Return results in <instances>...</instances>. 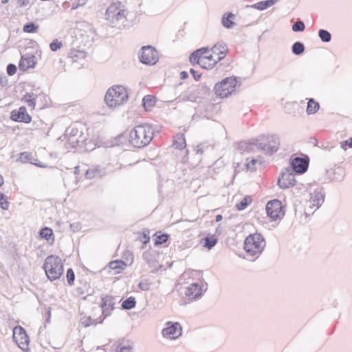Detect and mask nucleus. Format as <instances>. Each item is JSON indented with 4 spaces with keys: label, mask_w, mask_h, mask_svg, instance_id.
I'll list each match as a JSON object with an SVG mask.
<instances>
[{
    "label": "nucleus",
    "mask_w": 352,
    "mask_h": 352,
    "mask_svg": "<svg viewBox=\"0 0 352 352\" xmlns=\"http://www.w3.org/2000/svg\"><path fill=\"white\" fill-rule=\"evenodd\" d=\"M116 304V298L106 295L102 297L100 307L102 309V315L96 319H94L96 324H101L104 320L111 315Z\"/></svg>",
    "instance_id": "1a4fd4ad"
},
{
    "label": "nucleus",
    "mask_w": 352,
    "mask_h": 352,
    "mask_svg": "<svg viewBox=\"0 0 352 352\" xmlns=\"http://www.w3.org/2000/svg\"><path fill=\"white\" fill-rule=\"evenodd\" d=\"M67 143L71 146L72 148H76L80 146V144L84 143V140H79L77 136H69L66 139Z\"/></svg>",
    "instance_id": "ea45409f"
},
{
    "label": "nucleus",
    "mask_w": 352,
    "mask_h": 352,
    "mask_svg": "<svg viewBox=\"0 0 352 352\" xmlns=\"http://www.w3.org/2000/svg\"><path fill=\"white\" fill-rule=\"evenodd\" d=\"M154 130L151 124L144 123L135 126L129 135V142L135 148L147 146L153 139Z\"/></svg>",
    "instance_id": "f257e3e1"
},
{
    "label": "nucleus",
    "mask_w": 352,
    "mask_h": 352,
    "mask_svg": "<svg viewBox=\"0 0 352 352\" xmlns=\"http://www.w3.org/2000/svg\"><path fill=\"white\" fill-rule=\"evenodd\" d=\"M277 1L278 0L261 1L252 5H247L246 8H252L262 11L274 5Z\"/></svg>",
    "instance_id": "5701e85b"
},
{
    "label": "nucleus",
    "mask_w": 352,
    "mask_h": 352,
    "mask_svg": "<svg viewBox=\"0 0 352 352\" xmlns=\"http://www.w3.org/2000/svg\"><path fill=\"white\" fill-rule=\"evenodd\" d=\"M100 175V171L98 169H88L85 173V177L91 179Z\"/></svg>",
    "instance_id": "a18cd8bd"
},
{
    "label": "nucleus",
    "mask_w": 352,
    "mask_h": 352,
    "mask_svg": "<svg viewBox=\"0 0 352 352\" xmlns=\"http://www.w3.org/2000/svg\"><path fill=\"white\" fill-rule=\"evenodd\" d=\"M37 95L33 93H27L24 96V98L28 103L29 107L34 108L36 106V100L37 99Z\"/></svg>",
    "instance_id": "58836bf2"
},
{
    "label": "nucleus",
    "mask_w": 352,
    "mask_h": 352,
    "mask_svg": "<svg viewBox=\"0 0 352 352\" xmlns=\"http://www.w3.org/2000/svg\"><path fill=\"white\" fill-rule=\"evenodd\" d=\"M0 85L6 87L8 85V78L3 72H0Z\"/></svg>",
    "instance_id": "bf43d9fd"
},
{
    "label": "nucleus",
    "mask_w": 352,
    "mask_h": 352,
    "mask_svg": "<svg viewBox=\"0 0 352 352\" xmlns=\"http://www.w3.org/2000/svg\"><path fill=\"white\" fill-rule=\"evenodd\" d=\"M309 158L307 155L304 157H295L290 161L292 170L297 174L305 173L309 168Z\"/></svg>",
    "instance_id": "ddd939ff"
},
{
    "label": "nucleus",
    "mask_w": 352,
    "mask_h": 352,
    "mask_svg": "<svg viewBox=\"0 0 352 352\" xmlns=\"http://www.w3.org/2000/svg\"><path fill=\"white\" fill-rule=\"evenodd\" d=\"M309 204L316 207L315 210L318 209L324 201L325 192L323 187L316 188L313 192H311Z\"/></svg>",
    "instance_id": "2eb2a0df"
},
{
    "label": "nucleus",
    "mask_w": 352,
    "mask_h": 352,
    "mask_svg": "<svg viewBox=\"0 0 352 352\" xmlns=\"http://www.w3.org/2000/svg\"><path fill=\"white\" fill-rule=\"evenodd\" d=\"M43 269L50 280L58 279L64 271L61 258L56 255H50L45 259Z\"/></svg>",
    "instance_id": "423d86ee"
},
{
    "label": "nucleus",
    "mask_w": 352,
    "mask_h": 352,
    "mask_svg": "<svg viewBox=\"0 0 352 352\" xmlns=\"http://www.w3.org/2000/svg\"><path fill=\"white\" fill-rule=\"evenodd\" d=\"M63 47V43L58 39L53 40L50 44V48L52 52H56Z\"/></svg>",
    "instance_id": "c03bdc74"
},
{
    "label": "nucleus",
    "mask_w": 352,
    "mask_h": 352,
    "mask_svg": "<svg viewBox=\"0 0 352 352\" xmlns=\"http://www.w3.org/2000/svg\"><path fill=\"white\" fill-rule=\"evenodd\" d=\"M265 245L266 242L263 236L258 232L250 234L244 241V250L248 256L253 257L252 261L259 257Z\"/></svg>",
    "instance_id": "f03ea898"
},
{
    "label": "nucleus",
    "mask_w": 352,
    "mask_h": 352,
    "mask_svg": "<svg viewBox=\"0 0 352 352\" xmlns=\"http://www.w3.org/2000/svg\"><path fill=\"white\" fill-rule=\"evenodd\" d=\"M318 37L323 43H329L331 40V34L327 30L320 29L318 30Z\"/></svg>",
    "instance_id": "4c0bfd02"
},
{
    "label": "nucleus",
    "mask_w": 352,
    "mask_h": 352,
    "mask_svg": "<svg viewBox=\"0 0 352 352\" xmlns=\"http://www.w3.org/2000/svg\"><path fill=\"white\" fill-rule=\"evenodd\" d=\"M314 206H313L311 204L306 207L305 210V214L306 216H309L311 214H314V211H312V209Z\"/></svg>",
    "instance_id": "e2e57ef3"
},
{
    "label": "nucleus",
    "mask_w": 352,
    "mask_h": 352,
    "mask_svg": "<svg viewBox=\"0 0 352 352\" xmlns=\"http://www.w3.org/2000/svg\"><path fill=\"white\" fill-rule=\"evenodd\" d=\"M257 162V160L252 159L249 162L246 164V167L248 170L251 171H254L256 170L255 164Z\"/></svg>",
    "instance_id": "13d9d810"
},
{
    "label": "nucleus",
    "mask_w": 352,
    "mask_h": 352,
    "mask_svg": "<svg viewBox=\"0 0 352 352\" xmlns=\"http://www.w3.org/2000/svg\"><path fill=\"white\" fill-rule=\"evenodd\" d=\"M70 6L72 7V2L69 1L68 0H65L62 3V8L64 10L68 9Z\"/></svg>",
    "instance_id": "69168bd1"
},
{
    "label": "nucleus",
    "mask_w": 352,
    "mask_h": 352,
    "mask_svg": "<svg viewBox=\"0 0 352 352\" xmlns=\"http://www.w3.org/2000/svg\"><path fill=\"white\" fill-rule=\"evenodd\" d=\"M345 176V171L343 168L338 167L332 172V176L329 175L330 179L333 182H342Z\"/></svg>",
    "instance_id": "c756f323"
},
{
    "label": "nucleus",
    "mask_w": 352,
    "mask_h": 352,
    "mask_svg": "<svg viewBox=\"0 0 352 352\" xmlns=\"http://www.w3.org/2000/svg\"><path fill=\"white\" fill-rule=\"evenodd\" d=\"M132 350V346L131 345H122V344L119 342L118 344L116 346V352H131Z\"/></svg>",
    "instance_id": "49530a36"
},
{
    "label": "nucleus",
    "mask_w": 352,
    "mask_h": 352,
    "mask_svg": "<svg viewBox=\"0 0 352 352\" xmlns=\"http://www.w3.org/2000/svg\"><path fill=\"white\" fill-rule=\"evenodd\" d=\"M140 241L144 244H146L150 241V236L149 233H146L145 232H143L138 237Z\"/></svg>",
    "instance_id": "864d4df0"
},
{
    "label": "nucleus",
    "mask_w": 352,
    "mask_h": 352,
    "mask_svg": "<svg viewBox=\"0 0 352 352\" xmlns=\"http://www.w3.org/2000/svg\"><path fill=\"white\" fill-rule=\"evenodd\" d=\"M128 97V93L124 87L114 85L107 90L104 96V101L109 107L113 108L122 104L127 100Z\"/></svg>",
    "instance_id": "20e7f679"
},
{
    "label": "nucleus",
    "mask_w": 352,
    "mask_h": 352,
    "mask_svg": "<svg viewBox=\"0 0 352 352\" xmlns=\"http://www.w3.org/2000/svg\"><path fill=\"white\" fill-rule=\"evenodd\" d=\"M265 210L267 216L274 221L282 219L285 215L283 204L276 199L269 201Z\"/></svg>",
    "instance_id": "9d476101"
},
{
    "label": "nucleus",
    "mask_w": 352,
    "mask_h": 352,
    "mask_svg": "<svg viewBox=\"0 0 352 352\" xmlns=\"http://www.w3.org/2000/svg\"><path fill=\"white\" fill-rule=\"evenodd\" d=\"M87 0H70L72 2V10H76L78 7L86 4Z\"/></svg>",
    "instance_id": "8fccbe9b"
},
{
    "label": "nucleus",
    "mask_w": 352,
    "mask_h": 352,
    "mask_svg": "<svg viewBox=\"0 0 352 352\" xmlns=\"http://www.w3.org/2000/svg\"><path fill=\"white\" fill-rule=\"evenodd\" d=\"M129 12L120 1L112 3L105 12V19L111 26H116L120 21L126 18Z\"/></svg>",
    "instance_id": "0eeeda50"
},
{
    "label": "nucleus",
    "mask_w": 352,
    "mask_h": 352,
    "mask_svg": "<svg viewBox=\"0 0 352 352\" xmlns=\"http://www.w3.org/2000/svg\"><path fill=\"white\" fill-rule=\"evenodd\" d=\"M256 148L267 155H272L278 150L280 138L277 135H261L254 139Z\"/></svg>",
    "instance_id": "7ed1b4c3"
},
{
    "label": "nucleus",
    "mask_w": 352,
    "mask_h": 352,
    "mask_svg": "<svg viewBox=\"0 0 352 352\" xmlns=\"http://www.w3.org/2000/svg\"><path fill=\"white\" fill-rule=\"evenodd\" d=\"M136 305V300L135 297L130 296L127 298H126L122 302V308L124 310H130L133 308H134Z\"/></svg>",
    "instance_id": "f704fd0d"
},
{
    "label": "nucleus",
    "mask_w": 352,
    "mask_h": 352,
    "mask_svg": "<svg viewBox=\"0 0 352 352\" xmlns=\"http://www.w3.org/2000/svg\"><path fill=\"white\" fill-rule=\"evenodd\" d=\"M32 155L26 152H23L20 154L19 160L23 163L30 162L33 164L31 162Z\"/></svg>",
    "instance_id": "09e8293b"
},
{
    "label": "nucleus",
    "mask_w": 352,
    "mask_h": 352,
    "mask_svg": "<svg viewBox=\"0 0 352 352\" xmlns=\"http://www.w3.org/2000/svg\"><path fill=\"white\" fill-rule=\"evenodd\" d=\"M30 0H16L20 7H25L30 3Z\"/></svg>",
    "instance_id": "0e129e2a"
},
{
    "label": "nucleus",
    "mask_w": 352,
    "mask_h": 352,
    "mask_svg": "<svg viewBox=\"0 0 352 352\" xmlns=\"http://www.w3.org/2000/svg\"><path fill=\"white\" fill-rule=\"evenodd\" d=\"M239 79L238 77L234 76L223 78L215 84L214 87V94L220 98H228L235 92L237 85L240 86L241 85Z\"/></svg>",
    "instance_id": "39448f33"
},
{
    "label": "nucleus",
    "mask_w": 352,
    "mask_h": 352,
    "mask_svg": "<svg viewBox=\"0 0 352 352\" xmlns=\"http://www.w3.org/2000/svg\"><path fill=\"white\" fill-rule=\"evenodd\" d=\"M320 109V104L316 102L314 98H309L306 112L308 115L316 113Z\"/></svg>",
    "instance_id": "c85d7f7f"
},
{
    "label": "nucleus",
    "mask_w": 352,
    "mask_h": 352,
    "mask_svg": "<svg viewBox=\"0 0 352 352\" xmlns=\"http://www.w3.org/2000/svg\"><path fill=\"white\" fill-rule=\"evenodd\" d=\"M17 70V67L14 64L9 63L7 65L6 72L8 76H13Z\"/></svg>",
    "instance_id": "603ef678"
},
{
    "label": "nucleus",
    "mask_w": 352,
    "mask_h": 352,
    "mask_svg": "<svg viewBox=\"0 0 352 352\" xmlns=\"http://www.w3.org/2000/svg\"><path fill=\"white\" fill-rule=\"evenodd\" d=\"M252 197L250 196L247 195L235 205V208L238 211H242L245 210L252 203Z\"/></svg>",
    "instance_id": "2f4dec72"
},
{
    "label": "nucleus",
    "mask_w": 352,
    "mask_h": 352,
    "mask_svg": "<svg viewBox=\"0 0 352 352\" xmlns=\"http://www.w3.org/2000/svg\"><path fill=\"white\" fill-rule=\"evenodd\" d=\"M10 119L14 122L28 124L31 122L32 117L27 112L25 106L20 107L18 109H14L10 113Z\"/></svg>",
    "instance_id": "4468645a"
},
{
    "label": "nucleus",
    "mask_w": 352,
    "mask_h": 352,
    "mask_svg": "<svg viewBox=\"0 0 352 352\" xmlns=\"http://www.w3.org/2000/svg\"><path fill=\"white\" fill-rule=\"evenodd\" d=\"M176 100H177L178 102H186V101H191V102L195 101V100L192 97H191L190 96H188V95L180 96L178 98H177Z\"/></svg>",
    "instance_id": "4d7b16f0"
},
{
    "label": "nucleus",
    "mask_w": 352,
    "mask_h": 352,
    "mask_svg": "<svg viewBox=\"0 0 352 352\" xmlns=\"http://www.w3.org/2000/svg\"><path fill=\"white\" fill-rule=\"evenodd\" d=\"M182 329L179 322H167L166 327L162 331L163 337L175 340L182 336Z\"/></svg>",
    "instance_id": "f8f14e48"
},
{
    "label": "nucleus",
    "mask_w": 352,
    "mask_h": 352,
    "mask_svg": "<svg viewBox=\"0 0 352 352\" xmlns=\"http://www.w3.org/2000/svg\"><path fill=\"white\" fill-rule=\"evenodd\" d=\"M9 207V202L7 197L4 193L0 192V208L2 210H8Z\"/></svg>",
    "instance_id": "37998d69"
},
{
    "label": "nucleus",
    "mask_w": 352,
    "mask_h": 352,
    "mask_svg": "<svg viewBox=\"0 0 352 352\" xmlns=\"http://www.w3.org/2000/svg\"><path fill=\"white\" fill-rule=\"evenodd\" d=\"M208 54H204L201 56L200 63V67L206 69H212L216 65V60L213 58V56Z\"/></svg>",
    "instance_id": "412c9836"
},
{
    "label": "nucleus",
    "mask_w": 352,
    "mask_h": 352,
    "mask_svg": "<svg viewBox=\"0 0 352 352\" xmlns=\"http://www.w3.org/2000/svg\"><path fill=\"white\" fill-rule=\"evenodd\" d=\"M156 103V98L153 95H146L142 98V105L145 111H150Z\"/></svg>",
    "instance_id": "393cba45"
},
{
    "label": "nucleus",
    "mask_w": 352,
    "mask_h": 352,
    "mask_svg": "<svg viewBox=\"0 0 352 352\" xmlns=\"http://www.w3.org/2000/svg\"><path fill=\"white\" fill-rule=\"evenodd\" d=\"M206 287L204 290L203 287L198 283H193L186 288L185 294L192 300L199 299L207 289V283H206Z\"/></svg>",
    "instance_id": "dca6fc26"
},
{
    "label": "nucleus",
    "mask_w": 352,
    "mask_h": 352,
    "mask_svg": "<svg viewBox=\"0 0 352 352\" xmlns=\"http://www.w3.org/2000/svg\"><path fill=\"white\" fill-rule=\"evenodd\" d=\"M202 241H204V247L208 248V250H211L217 243L218 239L214 236H208L203 238Z\"/></svg>",
    "instance_id": "473e14b6"
},
{
    "label": "nucleus",
    "mask_w": 352,
    "mask_h": 352,
    "mask_svg": "<svg viewBox=\"0 0 352 352\" xmlns=\"http://www.w3.org/2000/svg\"><path fill=\"white\" fill-rule=\"evenodd\" d=\"M138 286L142 291H148L150 289V283L147 280L140 282Z\"/></svg>",
    "instance_id": "5fc2aeb1"
},
{
    "label": "nucleus",
    "mask_w": 352,
    "mask_h": 352,
    "mask_svg": "<svg viewBox=\"0 0 352 352\" xmlns=\"http://www.w3.org/2000/svg\"><path fill=\"white\" fill-rule=\"evenodd\" d=\"M305 45L300 41L295 42L292 46V52L296 56L301 55L305 51Z\"/></svg>",
    "instance_id": "c9c22d12"
},
{
    "label": "nucleus",
    "mask_w": 352,
    "mask_h": 352,
    "mask_svg": "<svg viewBox=\"0 0 352 352\" xmlns=\"http://www.w3.org/2000/svg\"><path fill=\"white\" fill-rule=\"evenodd\" d=\"M36 63V62L35 55L26 53L21 56L19 64V68L21 71H26L28 69L34 68Z\"/></svg>",
    "instance_id": "a211bd4d"
},
{
    "label": "nucleus",
    "mask_w": 352,
    "mask_h": 352,
    "mask_svg": "<svg viewBox=\"0 0 352 352\" xmlns=\"http://www.w3.org/2000/svg\"><path fill=\"white\" fill-rule=\"evenodd\" d=\"M340 144L341 148L345 151L349 148H352V137L346 140L342 141Z\"/></svg>",
    "instance_id": "6e6d98bb"
},
{
    "label": "nucleus",
    "mask_w": 352,
    "mask_h": 352,
    "mask_svg": "<svg viewBox=\"0 0 352 352\" xmlns=\"http://www.w3.org/2000/svg\"><path fill=\"white\" fill-rule=\"evenodd\" d=\"M66 276H67V280L68 285H72L74 284V282L75 280V274L72 268H69L67 270Z\"/></svg>",
    "instance_id": "de8ad7c7"
},
{
    "label": "nucleus",
    "mask_w": 352,
    "mask_h": 352,
    "mask_svg": "<svg viewBox=\"0 0 352 352\" xmlns=\"http://www.w3.org/2000/svg\"><path fill=\"white\" fill-rule=\"evenodd\" d=\"M256 146L254 139L248 142H240L238 144L237 149L242 153L244 152L250 153L254 151Z\"/></svg>",
    "instance_id": "b1692460"
},
{
    "label": "nucleus",
    "mask_w": 352,
    "mask_h": 352,
    "mask_svg": "<svg viewBox=\"0 0 352 352\" xmlns=\"http://www.w3.org/2000/svg\"><path fill=\"white\" fill-rule=\"evenodd\" d=\"M39 26L33 21L25 23L23 27V30L25 33H35L38 30Z\"/></svg>",
    "instance_id": "e433bc0d"
},
{
    "label": "nucleus",
    "mask_w": 352,
    "mask_h": 352,
    "mask_svg": "<svg viewBox=\"0 0 352 352\" xmlns=\"http://www.w3.org/2000/svg\"><path fill=\"white\" fill-rule=\"evenodd\" d=\"M305 30V23L302 20H298L292 25V30L295 32H301Z\"/></svg>",
    "instance_id": "79ce46f5"
},
{
    "label": "nucleus",
    "mask_w": 352,
    "mask_h": 352,
    "mask_svg": "<svg viewBox=\"0 0 352 352\" xmlns=\"http://www.w3.org/2000/svg\"><path fill=\"white\" fill-rule=\"evenodd\" d=\"M142 257L148 265H152L155 261V255L149 250L144 252Z\"/></svg>",
    "instance_id": "a19ab883"
},
{
    "label": "nucleus",
    "mask_w": 352,
    "mask_h": 352,
    "mask_svg": "<svg viewBox=\"0 0 352 352\" xmlns=\"http://www.w3.org/2000/svg\"><path fill=\"white\" fill-rule=\"evenodd\" d=\"M295 182L294 175L290 173L289 169L285 173H282L278 179V185L283 189L294 186Z\"/></svg>",
    "instance_id": "f3484780"
},
{
    "label": "nucleus",
    "mask_w": 352,
    "mask_h": 352,
    "mask_svg": "<svg viewBox=\"0 0 352 352\" xmlns=\"http://www.w3.org/2000/svg\"><path fill=\"white\" fill-rule=\"evenodd\" d=\"M234 17V14L232 12L225 13L221 19V23L224 28L227 29L232 28L234 25V23L232 20Z\"/></svg>",
    "instance_id": "cd10ccee"
},
{
    "label": "nucleus",
    "mask_w": 352,
    "mask_h": 352,
    "mask_svg": "<svg viewBox=\"0 0 352 352\" xmlns=\"http://www.w3.org/2000/svg\"><path fill=\"white\" fill-rule=\"evenodd\" d=\"M13 339L22 351H28L30 339L23 327L16 326L13 329Z\"/></svg>",
    "instance_id": "9b49d317"
},
{
    "label": "nucleus",
    "mask_w": 352,
    "mask_h": 352,
    "mask_svg": "<svg viewBox=\"0 0 352 352\" xmlns=\"http://www.w3.org/2000/svg\"><path fill=\"white\" fill-rule=\"evenodd\" d=\"M190 72L195 80H199L200 79L201 74L199 72H197L192 68L190 69Z\"/></svg>",
    "instance_id": "052dcab7"
},
{
    "label": "nucleus",
    "mask_w": 352,
    "mask_h": 352,
    "mask_svg": "<svg viewBox=\"0 0 352 352\" xmlns=\"http://www.w3.org/2000/svg\"><path fill=\"white\" fill-rule=\"evenodd\" d=\"M175 148L182 150L186 146L184 134L177 133L174 140L173 144Z\"/></svg>",
    "instance_id": "7c9ffc66"
},
{
    "label": "nucleus",
    "mask_w": 352,
    "mask_h": 352,
    "mask_svg": "<svg viewBox=\"0 0 352 352\" xmlns=\"http://www.w3.org/2000/svg\"><path fill=\"white\" fill-rule=\"evenodd\" d=\"M154 244L155 246L164 244L170 239V235L161 232H156L154 234Z\"/></svg>",
    "instance_id": "bb28decb"
},
{
    "label": "nucleus",
    "mask_w": 352,
    "mask_h": 352,
    "mask_svg": "<svg viewBox=\"0 0 352 352\" xmlns=\"http://www.w3.org/2000/svg\"><path fill=\"white\" fill-rule=\"evenodd\" d=\"M83 324L85 325V327H89L90 325L94 324L95 325L96 324V321H94V320H92V318L91 317H88L84 322H83Z\"/></svg>",
    "instance_id": "680f3d73"
},
{
    "label": "nucleus",
    "mask_w": 352,
    "mask_h": 352,
    "mask_svg": "<svg viewBox=\"0 0 352 352\" xmlns=\"http://www.w3.org/2000/svg\"><path fill=\"white\" fill-rule=\"evenodd\" d=\"M79 133V131L78 129L76 128H67L65 133V138L66 139L67 137L69 136H78V134Z\"/></svg>",
    "instance_id": "3c124183"
},
{
    "label": "nucleus",
    "mask_w": 352,
    "mask_h": 352,
    "mask_svg": "<svg viewBox=\"0 0 352 352\" xmlns=\"http://www.w3.org/2000/svg\"><path fill=\"white\" fill-rule=\"evenodd\" d=\"M41 238L45 239L50 243L54 241V235L52 228L49 227H44L39 231Z\"/></svg>",
    "instance_id": "a878e982"
},
{
    "label": "nucleus",
    "mask_w": 352,
    "mask_h": 352,
    "mask_svg": "<svg viewBox=\"0 0 352 352\" xmlns=\"http://www.w3.org/2000/svg\"><path fill=\"white\" fill-rule=\"evenodd\" d=\"M69 55L74 62H77L80 59L85 58L86 52L82 50H72L69 52Z\"/></svg>",
    "instance_id": "72a5a7b5"
},
{
    "label": "nucleus",
    "mask_w": 352,
    "mask_h": 352,
    "mask_svg": "<svg viewBox=\"0 0 352 352\" xmlns=\"http://www.w3.org/2000/svg\"><path fill=\"white\" fill-rule=\"evenodd\" d=\"M197 153L202 154L204 153L203 146L201 144L197 146Z\"/></svg>",
    "instance_id": "774afa93"
},
{
    "label": "nucleus",
    "mask_w": 352,
    "mask_h": 352,
    "mask_svg": "<svg viewBox=\"0 0 352 352\" xmlns=\"http://www.w3.org/2000/svg\"><path fill=\"white\" fill-rule=\"evenodd\" d=\"M109 269L115 271V274L121 273L126 267V263L122 260H115L109 263Z\"/></svg>",
    "instance_id": "4be33fe9"
},
{
    "label": "nucleus",
    "mask_w": 352,
    "mask_h": 352,
    "mask_svg": "<svg viewBox=\"0 0 352 352\" xmlns=\"http://www.w3.org/2000/svg\"><path fill=\"white\" fill-rule=\"evenodd\" d=\"M209 52L208 47H203L195 50L189 56V61L192 65L198 64L200 65L201 63V56L204 54H207Z\"/></svg>",
    "instance_id": "aec40b11"
},
{
    "label": "nucleus",
    "mask_w": 352,
    "mask_h": 352,
    "mask_svg": "<svg viewBox=\"0 0 352 352\" xmlns=\"http://www.w3.org/2000/svg\"><path fill=\"white\" fill-rule=\"evenodd\" d=\"M140 61L146 65H154L159 60V53L151 45H145L141 47L139 54Z\"/></svg>",
    "instance_id": "6e6552de"
},
{
    "label": "nucleus",
    "mask_w": 352,
    "mask_h": 352,
    "mask_svg": "<svg viewBox=\"0 0 352 352\" xmlns=\"http://www.w3.org/2000/svg\"><path fill=\"white\" fill-rule=\"evenodd\" d=\"M188 78V73L186 71H182L180 73V78L182 80H186Z\"/></svg>",
    "instance_id": "338daca9"
},
{
    "label": "nucleus",
    "mask_w": 352,
    "mask_h": 352,
    "mask_svg": "<svg viewBox=\"0 0 352 352\" xmlns=\"http://www.w3.org/2000/svg\"><path fill=\"white\" fill-rule=\"evenodd\" d=\"M211 50L213 54H215L218 56L217 58L215 59L217 64L226 56L228 52V47L224 43H218L211 48Z\"/></svg>",
    "instance_id": "6ab92c4d"
}]
</instances>
